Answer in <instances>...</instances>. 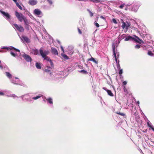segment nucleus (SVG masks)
<instances>
[{"mask_svg": "<svg viewBox=\"0 0 154 154\" xmlns=\"http://www.w3.org/2000/svg\"><path fill=\"white\" fill-rule=\"evenodd\" d=\"M39 52L41 55L42 56L43 58H44L45 60H46L47 61H50L51 59L48 57H46V55L48 54V51H45L43 52V50L42 48L39 49Z\"/></svg>", "mask_w": 154, "mask_h": 154, "instance_id": "obj_1", "label": "nucleus"}, {"mask_svg": "<svg viewBox=\"0 0 154 154\" xmlns=\"http://www.w3.org/2000/svg\"><path fill=\"white\" fill-rule=\"evenodd\" d=\"M15 15L18 20L21 22L26 18V17L21 13H19L17 11L15 12Z\"/></svg>", "mask_w": 154, "mask_h": 154, "instance_id": "obj_2", "label": "nucleus"}, {"mask_svg": "<svg viewBox=\"0 0 154 154\" xmlns=\"http://www.w3.org/2000/svg\"><path fill=\"white\" fill-rule=\"evenodd\" d=\"M14 25L17 30L19 32H23L24 31V29L23 28L21 25L18 26L16 24H14Z\"/></svg>", "mask_w": 154, "mask_h": 154, "instance_id": "obj_3", "label": "nucleus"}, {"mask_svg": "<svg viewBox=\"0 0 154 154\" xmlns=\"http://www.w3.org/2000/svg\"><path fill=\"white\" fill-rule=\"evenodd\" d=\"M23 57L27 62H31L32 60V58L30 56L24 54L22 56Z\"/></svg>", "mask_w": 154, "mask_h": 154, "instance_id": "obj_4", "label": "nucleus"}, {"mask_svg": "<svg viewBox=\"0 0 154 154\" xmlns=\"http://www.w3.org/2000/svg\"><path fill=\"white\" fill-rule=\"evenodd\" d=\"M139 5L138 3H136L133 6L132 8L131 9L132 11L135 12H137L138 9Z\"/></svg>", "mask_w": 154, "mask_h": 154, "instance_id": "obj_5", "label": "nucleus"}, {"mask_svg": "<svg viewBox=\"0 0 154 154\" xmlns=\"http://www.w3.org/2000/svg\"><path fill=\"white\" fill-rule=\"evenodd\" d=\"M21 39L24 42L27 43H29L30 42V41L29 39L27 37L25 36H21Z\"/></svg>", "mask_w": 154, "mask_h": 154, "instance_id": "obj_6", "label": "nucleus"}, {"mask_svg": "<svg viewBox=\"0 0 154 154\" xmlns=\"http://www.w3.org/2000/svg\"><path fill=\"white\" fill-rule=\"evenodd\" d=\"M28 3L31 5H34L37 4V1L36 0H29Z\"/></svg>", "mask_w": 154, "mask_h": 154, "instance_id": "obj_7", "label": "nucleus"}, {"mask_svg": "<svg viewBox=\"0 0 154 154\" xmlns=\"http://www.w3.org/2000/svg\"><path fill=\"white\" fill-rule=\"evenodd\" d=\"M51 52L54 55H58V52L57 50L53 47L51 48Z\"/></svg>", "mask_w": 154, "mask_h": 154, "instance_id": "obj_8", "label": "nucleus"}, {"mask_svg": "<svg viewBox=\"0 0 154 154\" xmlns=\"http://www.w3.org/2000/svg\"><path fill=\"white\" fill-rule=\"evenodd\" d=\"M0 12L2 14L4 15V16L6 17L7 19H9L10 18V16L8 13H5L4 11H0Z\"/></svg>", "mask_w": 154, "mask_h": 154, "instance_id": "obj_9", "label": "nucleus"}, {"mask_svg": "<svg viewBox=\"0 0 154 154\" xmlns=\"http://www.w3.org/2000/svg\"><path fill=\"white\" fill-rule=\"evenodd\" d=\"M31 53L35 55H37L38 53V51L37 49H32L31 50Z\"/></svg>", "mask_w": 154, "mask_h": 154, "instance_id": "obj_10", "label": "nucleus"}, {"mask_svg": "<svg viewBox=\"0 0 154 154\" xmlns=\"http://www.w3.org/2000/svg\"><path fill=\"white\" fill-rule=\"evenodd\" d=\"M103 89L105 90L106 91L108 94L110 96H111V97H113V94L112 93V91H110V90H108L106 88H103Z\"/></svg>", "mask_w": 154, "mask_h": 154, "instance_id": "obj_11", "label": "nucleus"}, {"mask_svg": "<svg viewBox=\"0 0 154 154\" xmlns=\"http://www.w3.org/2000/svg\"><path fill=\"white\" fill-rule=\"evenodd\" d=\"M88 61H92L95 64H98V61L97 59H95L93 57H91V58L88 59Z\"/></svg>", "mask_w": 154, "mask_h": 154, "instance_id": "obj_12", "label": "nucleus"}, {"mask_svg": "<svg viewBox=\"0 0 154 154\" xmlns=\"http://www.w3.org/2000/svg\"><path fill=\"white\" fill-rule=\"evenodd\" d=\"M4 49H7L8 50L10 49L11 50H14L15 51H18V52H20V51L18 49H17L16 48H15L14 47H11L10 48H7V47H4L3 48Z\"/></svg>", "mask_w": 154, "mask_h": 154, "instance_id": "obj_13", "label": "nucleus"}, {"mask_svg": "<svg viewBox=\"0 0 154 154\" xmlns=\"http://www.w3.org/2000/svg\"><path fill=\"white\" fill-rule=\"evenodd\" d=\"M34 14L37 15H39L41 14L42 12L38 9H35L34 11Z\"/></svg>", "mask_w": 154, "mask_h": 154, "instance_id": "obj_14", "label": "nucleus"}, {"mask_svg": "<svg viewBox=\"0 0 154 154\" xmlns=\"http://www.w3.org/2000/svg\"><path fill=\"white\" fill-rule=\"evenodd\" d=\"M134 39V38L131 36H128L126 37L125 39V41H127L128 40H132V39Z\"/></svg>", "mask_w": 154, "mask_h": 154, "instance_id": "obj_15", "label": "nucleus"}, {"mask_svg": "<svg viewBox=\"0 0 154 154\" xmlns=\"http://www.w3.org/2000/svg\"><path fill=\"white\" fill-rule=\"evenodd\" d=\"M6 75L9 79H11L12 78L11 75L9 72H5Z\"/></svg>", "mask_w": 154, "mask_h": 154, "instance_id": "obj_16", "label": "nucleus"}, {"mask_svg": "<svg viewBox=\"0 0 154 154\" xmlns=\"http://www.w3.org/2000/svg\"><path fill=\"white\" fill-rule=\"evenodd\" d=\"M122 27L123 29L125 28V29H126V23L125 22L123 21L122 22Z\"/></svg>", "mask_w": 154, "mask_h": 154, "instance_id": "obj_17", "label": "nucleus"}, {"mask_svg": "<svg viewBox=\"0 0 154 154\" xmlns=\"http://www.w3.org/2000/svg\"><path fill=\"white\" fill-rule=\"evenodd\" d=\"M35 66H36V67L38 69H41V67L40 65V63H36Z\"/></svg>", "mask_w": 154, "mask_h": 154, "instance_id": "obj_18", "label": "nucleus"}, {"mask_svg": "<svg viewBox=\"0 0 154 154\" xmlns=\"http://www.w3.org/2000/svg\"><path fill=\"white\" fill-rule=\"evenodd\" d=\"M61 55L64 59L66 60H67L69 59L68 57L65 54H61Z\"/></svg>", "mask_w": 154, "mask_h": 154, "instance_id": "obj_19", "label": "nucleus"}, {"mask_svg": "<svg viewBox=\"0 0 154 154\" xmlns=\"http://www.w3.org/2000/svg\"><path fill=\"white\" fill-rule=\"evenodd\" d=\"M25 23V24L27 26H29V25L28 24V22L27 20V19L26 18V17L23 20Z\"/></svg>", "mask_w": 154, "mask_h": 154, "instance_id": "obj_20", "label": "nucleus"}, {"mask_svg": "<svg viewBox=\"0 0 154 154\" xmlns=\"http://www.w3.org/2000/svg\"><path fill=\"white\" fill-rule=\"evenodd\" d=\"M42 95H38L35 97H33L32 98V99L35 100H37V99L40 98L42 97Z\"/></svg>", "mask_w": 154, "mask_h": 154, "instance_id": "obj_21", "label": "nucleus"}, {"mask_svg": "<svg viewBox=\"0 0 154 154\" xmlns=\"http://www.w3.org/2000/svg\"><path fill=\"white\" fill-rule=\"evenodd\" d=\"M130 23H128L127 22V23H126V30H127L128 28L130 26Z\"/></svg>", "mask_w": 154, "mask_h": 154, "instance_id": "obj_22", "label": "nucleus"}, {"mask_svg": "<svg viewBox=\"0 0 154 154\" xmlns=\"http://www.w3.org/2000/svg\"><path fill=\"white\" fill-rule=\"evenodd\" d=\"M148 54L151 56H154V54H153L152 52L150 51H148Z\"/></svg>", "mask_w": 154, "mask_h": 154, "instance_id": "obj_23", "label": "nucleus"}, {"mask_svg": "<svg viewBox=\"0 0 154 154\" xmlns=\"http://www.w3.org/2000/svg\"><path fill=\"white\" fill-rule=\"evenodd\" d=\"M80 72L84 74H86L88 73V72L84 70H82L79 71Z\"/></svg>", "mask_w": 154, "mask_h": 154, "instance_id": "obj_24", "label": "nucleus"}, {"mask_svg": "<svg viewBox=\"0 0 154 154\" xmlns=\"http://www.w3.org/2000/svg\"><path fill=\"white\" fill-rule=\"evenodd\" d=\"M16 4V5H17V6L20 9V10H22V7H21V6L19 5V3L16 2L15 3Z\"/></svg>", "mask_w": 154, "mask_h": 154, "instance_id": "obj_25", "label": "nucleus"}, {"mask_svg": "<svg viewBox=\"0 0 154 154\" xmlns=\"http://www.w3.org/2000/svg\"><path fill=\"white\" fill-rule=\"evenodd\" d=\"M46 100L50 104H52L53 103L52 100L51 98H49Z\"/></svg>", "mask_w": 154, "mask_h": 154, "instance_id": "obj_26", "label": "nucleus"}, {"mask_svg": "<svg viewBox=\"0 0 154 154\" xmlns=\"http://www.w3.org/2000/svg\"><path fill=\"white\" fill-rule=\"evenodd\" d=\"M92 2L94 3H101L102 2L100 0H93Z\"/></svg>", "mask_w": 154, "mask_h": 154, "instance_id": "obj_27", "label": "nucleus"}, {"mask_svg": "<svg viewBox=\"0 0 154 154\" xmlns=\"http://www.w3.org/2000/svg\"><path fill=\"white\" fill-rule=\"evenodd\" d=\"M87 11L89 13V14H90V16L91 17H92L93 16V15H94V14L92 13L90 11V10L88 9H87Z\"/></svg>", "mask_w": 154, "mask_h": 154, "instance_id": "obj_28", "label": "nucleus"}, {"mask_svg": "<svg viewBox=\"0 0 154 154\" xmlns=\"http://www.w3.org/2000/svg\"><path fill=\"white\" fill-rule=\"evenodd\" d=\"M116 113L117 114H118L120 115H121L122 116H125V114L124 113H121L120 112H116Z\"/></svg>", "mask_w": 154, "mask_h": 154, "instance_id": "obj_29", "label": "nucleus"}, {"mask_svg": "<svg viewBox=\"0 0 154 154\" xmlns=\"http://www.w3.org/2000/svg\"><path fill=\"white\" fill-rule=\"evenodd\" d=\"M113 55L114 56V57L115 58V60L116 61V62H117L116 56V52H115V51L113 52Z\"/></svg>", "mask_w": 154, "mask_h": 154, "instance_id": "obj_30", "label": "nucleus"}, {"mask_svg": "<svg viewBox=\"0 0 154 154\" xmlns=\"http://www.w3.org/2000/svg\"><path fill=\"white\" fill-rule=\"evenodd\" d=\"M147 125L148 127L151 128L152 126L151 125L149 121L148 122H147Z\"/></svg>", "mask_w": 154, "mask_h": 154, "instance_id": "obj_31", "label": "nucleus"}, {"mask_svg": "<svg viewBox=\"0 0 154 154\" xmlns=\"http://www.w3.org/2000/svg\"><path fill=\"white\" fill-rule=\"evenodd\" d=\"M135 37L137 38V40L140 42H141L143 43V41L142 40H141L137 36H135Z\"/></svg>", "mask_w": 154, "mask_h": 154, "instance_id": "obj_32", "label": "nucleus"}, {"mask_svg": "<svg viewBox=\"0 0 154 154\" xmlns=\"http://www.w3.org/2000/svg\"><path fill=\"white\" fill-rule=\"evenodd\" d=\"M132 40H134V41H135V42H137L140 43H141L140 42H139V41L137 40V39H136L134 38V39H133Z\"/></svg>", "mask_w": 154, "mask_h": 154, "instance_id": "obj_33", "label": "nucleus"}, {"mask_svg": "<svg viewBox=\"0 0 154 154\" xmlns=\"http://www.w3.org/2000/svg\"><path fill=\"white\" fill-rule=\"evenodd\" d=\"M49 62H50V65H51V66L52 67H53L54 66V64H53V63L52 62V61L51 60L50 61H49Z\"/></svg>", "mask_w": 154, "mask_h": 154, "instance_id": "obj_34", "label": "nucleus"}, {"mask_svg": "<svg viewBox=\"0 0 154 154\" xmlns=\"http://www.w3.org/2000/svg\"><path fill=\"white\" fill-rule=\"evenodd\" d=\"M94 24L95 26H96V27H99L100 26H99V24L97 22H95L94 23Z\"/></svg>", "mask_w": 154, "mask_h": 154, "instance_id": "obj_35", "label": "nucleus"}, {"mask_svg": "<svg viewBox=\"0 0 154 154\" xmlns=\"http://www.w3.org/2000/svg\"><path fill=\"white\" fill-rule=\"evenodd\" d=\"M122 72H123V71H122V69H120V70L119 71V74L121 75L122 73Z\"/></svg>", "mask_w": 154, "mask_h": 154, "instance_id": "obj_36", "label": "nucleus"}, {"mask_svg": "<svg viewBox=\"0 0 154 154\" xmlns=\"http://www.w3.org/2000/svg\"><path fill=\"white\" fill-rule=\"evenodd\" d=\"M78 30L79 34H82V32L79 28H78Z\"/></svg>", "mask_w": 154, "mask_h": 154, "instance_id": "obj_37", "label": "nucleus"}, {"mask_svg": "<svg viewBox=\"0 0 154 154\" xmlns=\"http://www.w3.org/2000/svg\"><path fill=\"white\" fill-rule=\"evenodd\" d=\"M117 68L118 69H120V66L119 62L118 63H117Z\"/></svg>", "mask_w": 154, "mask_h": 154, "instance_id": "obj_38", "label": "nucleus"}, {"mask_svg": "<svg viewBox=\"0 0 154 154\" xmlns=\"http://www.w3.org/2000/svg\"><path fill=\"white\" fill-rule=\"evenodd\" d=\"M115 45L113 44L112 46V49H113V52H115Z\"/></svg>", "mask_w": 154, "mask_h": 154, "instance_id": "obj_39", "label": "nucleus"}, {"mask_svg": "<svg viewBox=\"0 0 154 154\" xmlns=\"http://www.w3.org/2000/svg\"><path fill=\"white\" fill-rule=\"evenodd\" d=\"M47 1L48 2V3H49L51 5H52V0H47Z\"/></svg>", "mask_w": 154, "mask_h": 154, "instance_id": "obj_40", "label": "nucleus"}, {"mask_svg": "<svg viewBox=\"0 0 154 154\" xmlns=\"http://www.w3.org/2000/svg\"><path fill=\"white\" fill-rule=\"evenodd\" d=\"M45 72H50L51 71V70L47 69H45Z\"/></svg>", "mask_w": 154, "mask_h": 154, "instance_id": "obj_41", "label": "nucleus"}, {"mask_svg": "<svg viewBox=\"0 0 154 154\" xmlns=\"http://www.w3.org/2000/svg\"><path fill=\"white\" fill-rule=\"evenodd\" d=\"M125 5V4H123L121 5H120L119 6V8L121 9L122 8H123V7Z\"/></svg>", "mask_w": 154, "mask_h": 154, "instance_id": "obj_42", "label": "nucleus"}, {"mask_svg": "<svg viewBox=\"0 0 154 154\" xmlns=\"http://www.w3.org/2000/svg\"><path fill=\"white\" fill-rule=\"evenodd\" d=\"M112 22L115 23V24H116L117 23V21H116V20L114 19V18H113L112 19Z\"/></svg>", "mask_w": 154, "mask_h": 154, "instance_id": "obj_43", "label": "nucleus"}, {"mask_svg": "<svg viewBox=\"0 0 154 154\" xmlns=\"http://www.w3.org/2000/svg\"><path fill=\"white\" fill-rule=\"evenodd\" d=\"M140 47V45H136L135 46V48L137 49L139 48Z\"/></svg>", "mask_w": 154, "mask_h": 154, "instance_id": "obj_44", "label": "nucleus"}, {"mask_svg": "<svg viewBox=\"0 0 154 154\" xmlns=\"http://www.w3.org/2000/svg\"><path fill=\"white\" fill-rule=\"evenodd\" d=\"M11 54L14 57H15L16 56L15 54L14 53H13V52H11Z\"/></svg>", "mask_w": 154, "mask_h": 154, "instance_id": "obj_45", "label": "nucleus"}, {"mask_svg": "<svg viewBox=\"0 0 154 154\" xmlns=\"http://www.w3.org/2000/svg\"><path fill=\"white\" fill-rule=\"evenodd\" d=\"M10 97H17V96L15 94H13L11 95V96H10Z\"/></svg>", "mask_w": 154, "mask_h": 154, "instance_id": "obj_46", "label": "nucleus"}, {"mask_svg": "<svg viewBox=\"0 0 154 154\" xmlns=\"http://www.w3.org/2000/svg\"><path fill=\"white\" fill-rule=\"evenodd\" d=\"M4 95V94L3 92H0V95L3 96Z\"/></svg>", "mask_w": 154, "mask_h": 154, "instance_id": "obj_47", "label": "nucleus"}, {"mask_svg": "<svg viewBox=\"0 0 154 154\" xmlns=\"http://www.w3.org/2000/svg\"><path fill=\"white\" fill-rule=\"evenodd\" d=\"M60 48L61 49V50L63 52H64V49L63 48V47H62V46H60Z\"/></svg>", "mask_w": 154, "mask_h": 154, "instance_id": "obj_48", "label": "nucleus"}, {"mask_svg": "<svg viewBox=\"0 0 154 154\" xmlns=\"http://www.w3.org/2000/svg\"><path fill=\"white\" fill-rule=\"evenodd\" d=\"M123 84L124 85H126V84H127V82H126V81H124L123 82Z\"/></svg>", "mask_w": 154, "mask_h": 154, "instance_id": "obj_49", "label": "nucleus"}, {"mask_svg": "<svg viewBox=\"0 0 154 154\" xmlns=\"http://www.w3.org/2000/svg\"><path fill=\"white\" fill-rule=\"evenodd\" d=\"M100 17L101 18H102V19H103V20H106L105 18L104 17H103V16H101Z\"/></svg>", "mask_w": 154, "mask_h": 154, "instance_id": "obj_50", "label": "nucleus"}, {"mask_svg": "<svg viewBox=\"0 0 154 154\" xmlns=\"http://www.w3.org/2000/svg\"><path fill=\"white\" fill-rule=\"evenodd\" d=\"M0 68L1 69H2L3 68V66L0 65Z\"/></svg>", "mask_w": 154, "mask_h": 154, "instance_id": "obj_51", "label": "nucleus"}, {"mask_svg": "<svg viewBox=\"0 0 154 154\" xmlns=\"http://www.w3.org/2000/svg\"><path fill=\"white\" fill-rule=\"evenodd\" d=\"M151 129L154 131V128H153L152 126L151 128Z\"/></svg>", "mask_w": 154, "mask_h": 154, "instance_id": "obj_52", "label": "nucleus"}, {"mask_svg": "<svg viewBox=\"0 0 154 154\" xmlns=\"http://www.w3.org/2000/svg\"><path fill=\"white\" fill-rule=\"evenodd\" d=\"M47 67L48 69H51V67L50 66H47Z\"/></svg>", "mask_w": 154, "mask_h": 154, "instance_id": "obj_53", "label": "nucleus"}, {"mask_svg": "<svg viewBox=\"0 0 154 154\" xmlns=\"http://www.w3.org/2000/svg\"><path fill=\"white\" fill-rule=\"evenodd\" d=\"M29 26H26V28L27 27L28 29L29 28Z\"/></svg>", "mask_w": 154, "mask_h": 154, "instance_id": "obj_54", "label": "nucleus"}, {"mask_svg": "<svg viewBox=\"0 0 154 154\" xmlns=\"http://www.w3.org/2000/svg\"><path fill=\"white\" fill-rule=\"evenodd\" d=\"M125 87H124V91H125Z\"/></svg>", "mask_w": 154, "mask_h": 154, "instance_id": "obj_55", "label": "nucleus"}, {"mask_svg": "<svg viewBox=\"0 0 154 154\" xmlns=\"http://www.w3.org/2000/svg\"><path fill=\"white\" fill-rule=\"evenodd\" d=\"M139 103H139V101H138V102H137V103H138V104H139Z\"/></svg>", "mask_w": 154, "mask_h": 154, "instance_id": "obj_56", "label": "nucleus"}, {"mask_svg": "<svg viewBox=\"0 0 154 154\" xmlns=\"http://www.w3.org/2000/svg\"><path fill=\"white\" fill-rule=\"evenodd\" d=\"M122 35H124V36H125V34H123Z\"/></svg>", "mask_w": 154, "mask_h": 154, "instance_id": "obj_57", "label": "nucleus"}, {"mask_svg": "<svg viewBox=\"0 0 154 154\" xmlns=\"http://www.w3.org/2000/svg\"><path fill=\"white\" fill-rule=\"evenodd\" d=\"M79 1H82L83 0H78Z\"/></svg>", "mask_w": 154, "mask_h": 154, "instance_id": "obj_58", "label": "nucleus"}, {"mask_svg": "<svg viewBox=\"0 0 154 154\" xmlns=\"http://www.w3.org/2000/svg\"><path fill=\"white\" fill-rule=\"evenodd\" d=\"M15 79H17V77H15Z\"/></svg>", "mask_w": 154, "mask_h": 154, "instance_id": "obj_59", "label": "nucleus"}, {"mask_svg": "<svg viewBox=\"0 0 154 154\" xmlns=\"http://www.w3.org/2000/svg\"><path fill=\"white\" fill-rule=\"evenodd\" d=\"M1 62V60H0V63Z\"/></svg>", "mask_w": 154, "mask_h": 154, "instance_id": "obj_60", "label": "nucleus"}]
</instances>
